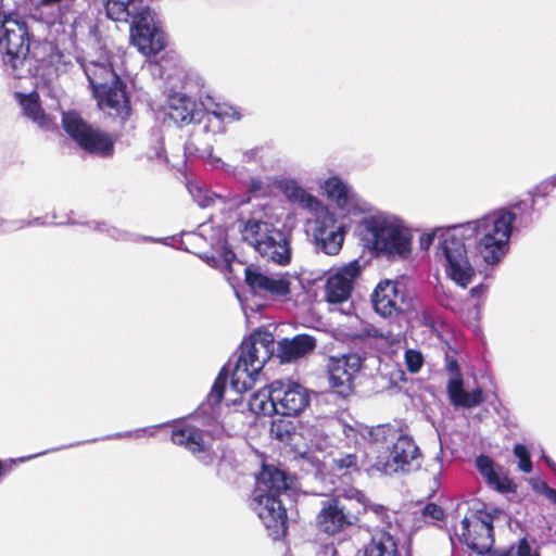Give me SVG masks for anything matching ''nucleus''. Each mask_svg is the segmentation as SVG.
I'll return each mask as SVG.
<instances>
[{
	"mask_svg": "<svg viewBox=\"0 0 556 556\" xmlns=\"http://www.w3.org/2000/svg\"><path fill=\"white\" fill-rule=\"evenodd\" d=\"M208 112L220 121L235 122L242 117L239 109L228 103H212Z\"/></svg>",
	"mask_w": 556,
	"mask_h": 556,
	"instance_id": "obj_32",
	"label": "nucleus"
},
{
	"mask_svg": "<svg viewBox=\"0 0 556 556\" xmlns=\"http://www.w3.org/2000/svg\"><path fill=\"white\" fill-rule=\"evenodd\" d=\"M371 302L375 312L384 318L396 317L413 309V299L406 288L392 280H383L377 285Z\"/></svg>",
	"mask_w": 556,
	"mask_h": 556,
	"instance_id": "obj_12",
	"label": "nucleus"
},
{
	"mask_svg": "<svg viewBox=\"0 0 556 556\" xmlns=\"http://www.w3.org/2000/svg\"><path fill=\"white\" fill-rule=\"evenodd\" d=\"M16 98L26 117L31 119L39 128L45 130H58L55 121L45 112L40 104V96L37 91L30 93L17 92Z\"/></svg>",
	"mask_w": 556,
	"mask_h": 556,
	"instance_id": "obj_24",
	"label": "nucleus"
},
{
	"mask_svg": "<svg viewBox=\"0 0 556 556\" xmlns=\"http://www.w3.org/2000/svg\"><path fill=\"white\" fill-rule=\"evenodd\" d=\"M36 40L27 21L14 10L0 8V59L15 78L34 77L40 68Z\"/></svg>",
	"mask_w": 556,
	"mask_h": 556,
	"instance_id": "obj_3",
	"label": "nucleus"
},
{
	"mask_svg": "<svg viewBox=\"0 0 556 556\" xmlns=\"http://www.w3.org/2000/svg\"><path fill=\"white\" fill-rule=\"evenodd\" d=\"M61 0H40L41 5H51L53 3L60 2Z\"/></svg>",
	"mask_w": 556,
	"mask_h": 556,
	"instance_id": "obj_45",
	"label": "nucleus"
},
{
	"mask_svg": "<svg viewBox=\"0 0 556 556\" xmlns=\"http://www.w3.org/2000/svg\"><path fill=\"white\" fill-rule=\"evenodd\" d=\"M244 283L249 292L262 299L287 302L291 298V279L288 274L269 275L255 265L244 268Z\"/></svg>",
	"mask_w": 556,
	"mask_h": 556,
	"instance_id": "obj_11",
	"label": "nucleus"
},
{
	"mask_svg": "<svg viewBox=\"0 0 556 556\" xmlns=\"http://www.w3.org/2000/svg\"><path fill=\"white\" fill-rule=\"evenodd\" d=\"M555 187L552 180H544L538 185L532 193V197H546Z\"/></svg>",
	"mask_w": 556,
	"mask_h": 556,
	"instance_id": "obj_39",
	"label": "nucleus"
},
{
	"mask_svg": "<svg viewBox=\"0 0 556 556\" xmlns=\"http://www.w3.org/2000/svg\"><path fill=\"white\" fill-rule=\"evenodd\" d=\"M206 438V431L186 422L176 425L170 434V440L174 444L185 447L191 454L198 456L205 465H208L213 462L215 453L212 451V446Z\"/></svg>",
	"mask_w": 556,
	"mask_h": 556,
	"instance_id": "obj_15",
	"label": "nucleus"
},
{
	"mask_svg": "<svg viewBox=\"0 0 556 556\" xmlns=\"http://www.w3.org/2000/svg\"><path fill=\"white\" fill-rule=\"evenodd\" d=\"M362 367V359L355 354L330 357L328 363L329 386L333 393L346 399L354 393V378Z\"/></svg>",
	"mask_w": 556,
	"mask_h": 556,
	"instance_id": "obj_13",
	"label": "nucleus"
},
{
	"mask_svg": "<svg viewBox=\"0 0 556 556\" xmlns=\"http://www.w3.org/2000/svg\"><path fill=\"white\" fill-rule=\"evenodd\" d=\"M514 548L516 549V556H541L540 549L538 547L533 548L527 538L520 539L516 546L510 549Z\"/></svg>",
	"mask_w": 556,
	"mask_h": 556,
	"instance_id": "obj_36",
	"label": "nucleus"
},
{
	"mask_svg": "<svg viewBox=\"0 0 556 556\" xmlns=\"http://www.w3.org/2000/svg\"><path fill=\"white\" fill-rule=\"evenodd\" d=\"M422 516L429 517L432 520L439 521L444 517V511L441 506L435 503H428L422 508Z\"/></svg>",
	"mask_w": 556,
	"mask_h": 556,
	"instance_id": "obj_38",
	"label": "nucleus"
},
{
	"mask_svg": "<svg viewBox=\"0 0 556 556\" xmlns=\"http://www.w3.org/2000/svg\"><path fill=\"white\" fill-rule=\"evenodd\" d=\"M298 431V424L286 418V416L278 417L271 421L270 434L276 439L287 444H292Z\"/></svg>",
	"mask_w": 556,
	"mask_h": 556,
	"instance_id": "obj_29",
	"label": "nucleus"
},
{
	"mask_svg": "<svg viewBox=\"0 0 556 556\" xmlns=\"http://www.w3.org/2000/svg\"><path fill=\"white\" fill-rule=\"evenodd\" d=\"M62 127L83 151L101 157H110L114 154L113 137L88 124L77 112H64Z\"/></svg>",
	"mask_w": 556,
	"mask_h": 556,
	"instance_id": "obj_8",
	"label": "nucleus"
},
{
	"mask_svg": "<svg viewBox=\"0 0 556 556\" xmlns=\"http://www.w3.org/2000/svg\"><path fill=\"white\" fill-rule=\"evenodd\" d=\"M293 478L273 464H262L255 475L251 495V509L258 516L274 540L282 539L288 532V514L283 496L292 490Z\"/></svg>",
	"mask_w": 556,
	"mask_h": 556,
	"instance_id": "obj_2",
	"label": "nucleus"
},
{
	"mask_svg": "<svg viewBox=\"0 0 556 556\" xmlns=\"http://www.w3.org/2000/svg\"><path fill=\"white\" fill-rule=\"evenodd\" d=\"M242 238L263 257L278 265H288L291 261V245L286 232L273 225L249 219L244 224Z\"/></svg>",
	"mask_w": 556,
	"mask_h": 556,
	"instance_id": "obj_7",
	"label": "nucleus"
},
{
	"mask_svg": "<svg viewBox=\"0 0 556 556\" xmlns=\"http://www.w3.org/2000/svg\"><path fill=\"white\" fill-rule=\"evenodd\" d=\"M85 73L93 94L121 78L111 64L92 62L85 68Z\"/></svg>",
	"mask_w": 556,
	"mask_h": 556,
	"instance_id": "obj_26",
	"label": "nucleus"
},
{
	"mask_svg": "<svg viewBox=\"0 0 556 556\" xmlns=\"http://www.w3.org/2000/svg\"><path fill=\"white\" fill-rule=\"evenodd\" d=\"M485 292V287L480 283L479 286H476L473 288H471L470 290V294L475 298H480L483 295V293Z\"/></svg>",
	"mask_w": 556,
	"mask_h": 556,
	"instance_id": "obj_42",
	"label": "nucleus"
},
{
	"mask_svg": "<svg viewBox=\"0 0 556 556\" xmlns=\"http://www.w3.org/2000/svg\"><path fill=\"white\" fill-rule=\"evenodd\" d=\"M285 192L290 200L298 202L305 208H315L320 204V202L313 194L306 192L299 186H287Z\"/></svg>",
	"mask_w": 556,
	"mask_h": 556,
	"instance_id": "obj_30",
	"label": "nucleus"
},
{
	"mask_svg": "<svg viewBox=\"0 0 556 556\" xmlns=\"http://www.w3.org/2000/svg\"><path fill=\"white\" fill-rule=\"evenodd\" d=\"M366 495L355 488H350L324 501L316 516L319 531L336 535L355 525L362 514L366 513Z\"/></svg>",
	"mask_w": 556,
	"mask_h": 556,
	"instance_id": "obj_6",
	"label": "nucleus"
},
{
	"mask_svg": "<svg viewBox=\"0 0 556 556\" xmlns=\"http://www.w3.org/2000/svg\"><path fill=\"white\" fill-rule=\"evenodd\" d=\"M260 148H253L242 152V162L251 163L258 159Z\"/></svg>",
	"mask_w": 556,
	"mask_h": 556,
	"instance_id": "obj_41",
	"label": "nucleus"
},
{
	"mask_svg": "<svg viewBox=\"0 0 556 556\" xmlns=\"http://www.w3.org/2000/svg\"><path fill=\"white\" fill-rule=\"evenodd\" d=\"M535 490L543 493L551 503L556 505V489L542 481L535 486Z\"/></svg>",
	"mask_w": 556,
	"mask_h": 556,
	"instance_id": "obj_40",
	"label": "nucleus"
},
{
	"mask_svg": "<svg viewBox=\"0 0 556 556\" xmlns=\"http://www.w3.org/2000/svg\"><path fill=\"white\" fill-rule=\"evenodd\" d=\"M277 415L299 416L309 405V393L298 382L275 380Z\"/></svg>",
	"mask_w": 556,
	"mask_h": 556,
	"instance_id": "obj_16",
	"label": "nucleus"
},
{
	"mask_svg": "<svg viewBox=\"0 0 556 556\" xmlns=\"http://www.w3.org/2000/svg\"><path fill=\"white\" fill-rule=\"evenodd\" d=\"M232 258H235V254L231 251L225 253V260L227 262H229Z\"/></svg>",
	"mask_w": 556,
	"mask_h": 556,
	"instance_id": "obj_46",
	"label": "nucleus"
},
{
	"mask_svg": "<svg viewBox=\"0 0 556 556\" xmlns=\"http://www.w3.org/2000/svg\"><path fill=\"white\" fill-rule=\"evenodd\" d=\"M98 106L109 115L122 121L130 116V100L127 93V85L122 78L96 92Z\"/></svg>",
	"mask_w": 556,
	"mask_h": 556,
	"instance_id": "obj_19",
	"label": "nucleus"
},
{
	"mask_svg": "<svg viewBox=\"0 0 556 556\" xmlns=\"http://www.w3.org/2000/svg\"><path fill=\"white\" fill-rule=\"evenodd\" d=\"M361 270L359 262L353 260L329 276L325 286L326 301L331 304L345 302L351 296L354 281L361 275Z\"/></svg>",
	"mask_w": 556,
	"mask_h": 556,
	"instance_id": "obj_18",
	"label": "nucleus"
},
{
	"mask_svg": "<svg viewBox=\"0 0 556 556\" xmlns=\"http://www.w3.org/2000/svg\"><path fill=\"white\" fill-rule=\"evenodd\" d=\"M448 367L452 372L456 374L455 378L448 380L446 387L451 404L463 408H473L481 405L485 401L483 390L477 388L470 392L466 391L457 362L452 361Z\"/></svg>",
	"mask_w": 556,
	"mask_h": 556,
	"instance_id": "obj_20",
	"label": "nucleus"
},
{
	"mask_svg": "<svg viewBox=\"0 0 556 556\" xmlns=\"http://www.w3.org/2000/svg\"><path fill=\"white\" fill-rule=\"evenodd\" d=\"M364 556H401L399 542L389 531H377L365 545Z\"/></svg>",
	"mask_w": 556,
	"mask_h": 556,
	"instance_id": "obj_25",
	"label": "nucleus"
},
{
	"mask_svg": "<svg viewBox=\"0 0 556 556\" xmlns=\"http://www.w3.org/2000/svg\"><path fill=\"white\" fill-rule=\"evenodd\" d=\"M420 451L415 441L408 435H400L393 443L384 463H377L378 469L384 475L410 472L419 467Z\"/></svg>",
	"mask_w": 556,
	"mask_h": 556,
	"instance_id": "obj_14",
	"label": "nucleus"
},
{
	"mask_svg": "<svg viewBox=\"0 0 556 556\" xmlns=\"http://www.w3.org/2000/svg\"><path fill=\"white\" fill-rule=\"evenodd\" d=\"M516 215L498 210L479 219L454 226L441 235L440 250L448 276L466 288L476 275L467 252L486 265H497L509 251V239Z\"/></svg>",
	"mask_w": 556,
	"mask_h": 556,
	"instance_id": "obj_1",
	"label": "nucleus"
},
{
	"mask_svg": "<svg viewBox=\"0 0 556 556\" xmlns=\"http://www.w3.org/2000/svg\"><path fill=\"white\" fill-rule=\"evenodd\" d=\"M313 235L318 249L328 255H337L342 249L345 231L337 224L334 214L324 211L315 220Z\"/></svg>",
	"mask_w": 556,
	"mask_h": 556,
	"instance_id": "obj_17",
	"label": "nucleus"
},
{
	"mask_svg": "<svg viewBox=\"0 0 556 556\" xmlns=\"http://www.w3.org/2000/svg\"><path fill=\"white\" fill-rule=\"evenodd\" d=\"M344 432H345L346 437H350V433L348 432L346 429H344Z\"/></svg>",
	"mask_w": 556,
	"mask_h": 556,
	"instance_id": "obj_47",
	"label": "nucleus"
},
{
	"mask_svg": "<svg viewBox=\"0 0 556 556\" xmlns=\"http://www.w3.org/2000/svg\"><path fill=\"white\" fill-rule=\"evenodd\" d=\"M12 464H14V460H12L10 464L0 460V477L4 476L11 469Z\"/></svg>",
	"mask_w": 556,
	"mask_h": 556,
	"instance_id": "obj_44",
	"label": "nucleus"
},
{
	"mask_svg": "<svg viewBox=\"0 0 556 556\" xmlns=\"http://www.w3.org/2000/svg\"><path fill=\"white\" fill-rule=\"evenodd\" d=\"M228 380V371L226 367H223L217 377L214 380V383L212 386L211 392L208 394V400L212 404L218 405L224 400V393L226 390Z\"/></svg>",
	"mask_w": 556,
	"mask_h": 556,
	"instance_id": "obj_33",
	"label": "nucleus"
},
{
	"mask_svg": "<svg viewBox=\"0 0 556 556\" xmlns=\"http://www.w3.org/2000/svg\"><path fill=\"white\" fill-rule=\"evenodd\" d=\"M494 513L488 511L484 504L469 509L462 520L460 541L472 552L484 555L494 545Z\"/></svg>",
	"mask_w": 556,
	"mask_h": 556,
	"instance_id": "obj_10",
	"label": "nucleus"
},
{
	"mask_svg": "<svg viewBox=\"0 0 556 556\" xmlns=\"http://www.w3.org/2000/svg\"><path fill=\"white\" fill-rule=\"evenodd\" d=\"M195 103L187 96L177 94L170 98L168 116L177 125H186L193 121Z\"/></svg>",
	"mask_w": 556,
	"mask_h": 556,
	"instance_id": "obj_28",
	"label": "nucleus"
},
{
	"mask_svg": "<svg viewBox=\"0 0 556 556\" xmlns=\"http://www.w3.org/2000/svg\"><path fill=\"white\" fill-rule=\"evenodd\" d=\"M476 467L491 489L500 493H516L517 484L503 472L502 466L496 465L490 456L479 455L476 458Z\"/></svg>",
	"mask_w": 556,
	"mask_h": 556,
	"instance_id": "obj_21",
	"label": "nucleus"
},
{
	"mask_svg": "<svg viewBox=\"0 0 556 556\" xmlns=\"http://www.w3.org/2000/svg\"><path fill=\"white\" fill-rule=\"evenodd\" d=\"M104 7L112 21L131 20L134 43L144 54H157L166 47L164 33L148 23L150 10L143 0H106Z\"/></svg>",
	"mask_w": 556,
	"mask_h": 556,
	"instance_id": "obj_4",
	"label": "nucleus"
},
{
	"mask_svg": "<svg viewBox=\"0 0 556 556\" xmlns=\"http://www.w3.org/2000/svg\"><path fill=\"white\" fill-rule=\"evenodd\" d=\"M230 386L237 393L243 394L254 387L261 370L273 356L274 336L268 331H254L241 342Z\"/></svg>",
	"mask_w": 556,
	"mask_h": 556,
	"instance_id": "obj_5",
	"label": "nucleus"
},
{
	"mask_svg": "<svg viewBox=\"0 0 556 556\" xmlns=\"http://www.w3.org/2000/svg\"><path fill=\"white\" fill-rule=\"evenodd\" d=\"M433 240H434V233H428L420 238V244L425 248H428L429 245L432 244Z\"/></svg>",
	"mask_w": 556,
	"mask_h": 556,
	"instance_id": "obj_43",
	"label": "nucleus"
},
{
	"mask_svg": "<svg viewBox=\"0 0 556 556\" xmlns=\"http://www.w3.org/2000/svg\"><path fill=\"white\" fill-rule=\"evenodd\" d=\"M325 190L328 198L333 200L346 214L364 212L359 197L352 192L350 188L338 177L328 178L325 182Z\"/></svg>",
	"mask_w": 556,
	"mask_h": 556,
	"instance_id": "obj_22",
	"label": "nucleus"
},
{
	"mask_svg": "<svg viewBox=\"0 0 556 556\" xmlns=\"http://www.w3.org/2000/svg\"><path fill=\"white\" fill-rule=\"evenodd\" d=\"M316 344V339L306 333L296 334L292 339L285 338L278 342L277 356L280 363H290L312 353Z\"/></svg>",
	"mask_w": 556,
	"mask_h": 556,
	"instance_id": "obj_23",
	"label": "nucleus"
},
{
	"mask_svg": "<svg viewBox=\"0 0 556 556\" xmlns=\"http://www.w3.org/2000/svg\"><path fill=\"white\" fill-rule=\"evenodd\" d=\"M366 511L367 510H370L372 511L375 515H377L380 519H381V522L388 527H391V518H390V511L389 509L383 506V505H380V504H370L368 503V500L366 498Z\"/></svg>",
	"mask_w": 556,
	"mask_h": 556,
	"instance_id": "obj_37",
	"label": "nucleus"
},
{
	"mask_svg": "<svg viewBox=\"0 0 556 556\" xmlns=\"http://www.w3.org/2000/svg\"><path fill=\"white\" fill-rule=\"evenodd\" d=\"M404 358H405L406 369L410 374L418 372L424 365V356H422L421 352H419L417 350H413V349L406 350L405 354H404Z\"/></svg>",
	"mask_w": 556,
	"mask_h": 556,
	"instance_id": "obj_35",
	"label": "nucleus"
},
{
	"mask_svg": "<svg viewBox=\"0 0 556 556\" xmlns=\"http://www.w3.org/2000/svg\"><path fill=\"white\" fill-rule=\"evenodd\" d=\"M514 455L519 459L518 462V468L526 472V473H529L532 471V462H531V456H530V453L528 451V448L526 447V445L521 444V443H517L515 446H514Z\"/></svg>",
	"mask_w": 556,
	"mask_h": 556,
	"instance_id": "obj_34",
	"label": "nucleus"
},
{
	"mask_svg": "<svg viewBox=\"0 0 556 556\" xmlns=\"http://www.w3.org/2000/svg\"><path fill=\"white\" fill-rule=\"evenodd\" d=\"M371 235V248L388 256L406 258L410 254V236L401 226L384 217L371 216L365 220Z\"/></svg>",
	"mask_w": 556,
	"mask_h": 556,
	"instance_id": "obj_9",
	"label": "nucleus"
},
{
	"mask_svg": "<svg viewBox=\"0 0 556 556\" xmlns=\"http://www.w3.org/2000/svg\"><path fill=\"white\" fill-rule=\"evenodd\" d=\"M332 468L341 475H353L359 472L358 457L355 453L343 454L333 458Z\"/></svg>",
	"mask_w": 556,
	"mask_h": 556,
	"instance_id": "obj_31",
	"label": "nucleus"
},
{
	"mask_svg": "<svg viewBox=\"0 0 556 556\" xmlns=\"http://www.w3.org/2000/svg\"><path fill=\"white\" fill-rule=\"evenodd\" d=\"M276 389L274 386V381L261 388L258 391L252 394L249 400V408L256 415H273L277 414V404H276Z\"/></svg>",
	"mask_w": 556,
	"mask_h": 556,
	"instance_id": "obj_27",
	"label": "nucleus"
}]
</instances>
